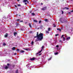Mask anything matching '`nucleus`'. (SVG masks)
<instances>
[{
	"instance_id": "1",
	"label": "nucleus",
	"mask_w": 73,
	"mask_h": 73,
	"mask_svg": "<svg viewBox=\"0 0 73 73\" xmlns=\"http://www.w3.org/2000/svg\"><path fill=\"white\" fill-rule=\"evenodd\" d=\"M44 34L40 33L38 34V33L37 32L36 36H34V38H36L37 39H36V41H42V40L43 39V36H44Z\"/></svg>"
},
{
	"instance_id": "2",
	"label": "nucleus",
	"mask_w": 73,
	"mask_h": 73,
	"mask_svg": "<svg viewBox=\"0 0 73 73\" xmlns=\"http://www.w3.org/2000/svg\"><path fill=\"white\" fill-rule=\"evenodd\" d=\"M60 21L61 23H64V18L61 17L60 18Z\"/></svg>"
},
{
	"instance_id": "3",
	"label": "nucleus",
	"mask_w": 73,
	"mask_h": 73,
	"mask_svg": "<svg viewBox=\"0 0 73 73\" xmlns=\"http://www.w3.org/2000/svg\"><path fill=\"white\" fill-rule=\"evenodd\" d=\"M46 9V7H44L41 9L42 11H44Z\"/></svg>"
},
{
	"instance_id": "4",
	"label": "nucleus",
	"mask_w": 73,
	"mask_h": 73,
	"mask_svg": "<svg viewBox=\"0 0 73 73\" xmlns=\"http://www.w3.org/2000/svg\"><path fill=\"white\" fill-rule=\"evenodd\" d=\"M35 60V58H33L30 59V60H31V61H33Z\"/></svg>"
},
{
	"instance_id": "5",
	"label": "nucleus",
	"mask_w": 73,
	"mask_h": 73,
	"mask_svg": "<svg viewBox=\"0 0 73 73\" xmlns=\"http://www.w3.org/2000/svg\"><path fill=\"white\" fill-rule=\"evenodd\" d=\"M64 35H63L62 36H61V38H63L64 40H63V41H64Z\"/></svg>"
},
{
	"instance_id": "6",
	"label": "nucleus",
	"mask_w": 73,
	"mask_h": 73,
	"mask_svg": "<svg viewBox=\"0 0 73 73\" xmlns=\"http://www.w3.org/2000/svg\"><path fill=\"white\" fill-rule=\"evenodd\" d=\"M44 21H46V22H49V21H48V20L47 19H45L44 20Z\"/></svg>"
},
{
	"instance_id": "7",
	"label": "nucleus",
	"mask_w": 73,
	"mask_h": 73,
	"mask_svg": "<svg viewBox=\"0 0 73 73\" xmlns=\"http://www.w3.org/2000/svg\"><path fill=\"white\" fill-rule=\"evenodd\" d=\"M5 69H8V67L7 66H6L5 67Z\"/></svg>"
},
{
	"instance_id": "8",
	"label": "nucleus",
	"mask_w": 73,
	"mask_h": 73,
	"mask_svg": "<svg viewBox=\"0 0 73 73\" xmlns=\"http://www.w3.org/2000/svg\"><path fill=\"white\" fill-rule=\"evenodd\" d=\"M17 33L16 32H14V35L15 36H16V35H17Z\"/></svg>"
},
{
	"instance_id": "9",
	"label": "nucleus",
	"mask_w": 73,
	"mask_h": 73,
	"mask_svg": "<svg viewBox=\"0 0 73 73\" xmlns=\"http://www.w3.org/2000/svg\"><path fill=\"white\" fill-rule=\"evenodd\" d=\"M8 37V34L6 33V35H5V37Z\"/></svg>"
},
{
	"instance_id": "10",
	"label": "nucleus",
	"mask_w": 73,
	"mask_h": 73,
	"mask_svg": "<svg viewBox=\"0 0 73 73\" xmlns=\"http://www.w3.org/2000/svg\"><path fill=\"white\" fill-rule=\"evenodd\" d=\"M70 37H68L67 38V40H70Z\"/></svg>"
},
{
	"instance_id": "11",
	"label": "nucleus",
	"mask_w": 73,
	"mask_h": 73,
	"mask_svg": "<svg viewBox=\"0 0 73 73\" xmlns=\"http://www.w3.org/2000/svg\"><path fill=\"white\" fill-rule=\"evenodd\" d=\"M52 24L53 25L54 27H56V24Z\"/></svg>"
},
{
	"instance_id": "12",
	"label": "nucleus",
	"mask_w": 73,
	"mask_h": 73,
	"mask_svg": "<svg viewBox=\"0 0 73 73\" xmlns=\"http://www.w3.org/2000/svg\"><path fill=\"white\" fill-rule=\"evenodd\" d=\"M57 30L59 31L60 32H61V29H60V28L57 29Z\"/></svg>"
},
{
	"instance_id": "13",
	"label": "nucleus",
	"mask_w": 73,
	"mask_h": 73,
	"mask_svg": "<svg viewBox=\"0 0 73 73\" xmlns=\"http://www.w3.org/2000/svg\"><path fill=\"white\" fill-rule=\"evenodd\" d=\"M33 21H34V22H35V23H37V22H38V21H37L36 20H34Z\"/></svg>"
},
{
	"instance_id": "14",
	"label": "nucleus",
	"mask_w": 73,
	"mask_h": 73,
	"mask_svg": "<svg viewBox=\"0 0 73 73\" xmlns=\"http://www.w3.org/2000/svg\"><path fill=\"white\" fill-rule=\"evenodd\" d=\"M44 47V46H42V47H41V50H43V49Z\"/></svg>"
},
{
	"instance_id": "15",
	"label": "nucleus",
	"mask_w": 73,
	"mask_h": 73,
	"mask_svg": "<svg viewBox=\"0 0 73 73\" xmlns=\"http://www.w3.org/2000/svg\"><path fill=\"white\" fill-rule=\"evenodd\" d=\"M27 0H24L23 1V2L25 3L26 2H27Z\"/></svg>"
},
{
	"instance_id": "16",
	"label": "nucleus",
	"mask_w": 73,
	"mask_h": 73,
	"mask_svg": "<svg viewBox=\"0 0 73 73\" xmlns=\"http://www.w3.org/2000/svg\"><path fill=\"white\" fill-rule=\"evenodd\" d=\"M29 25L30 26V28H32V26H31V24L30 23H29Z\"/></svg>"
},
{
	"instance_id": "17",
	"label": "nucleus",
	"mask_w": 73,
	"mask_h": 73,
	"mask_svg": "<svg viewBox=\"0 0 73 73\" xmlns=\"http://www.w3.org/2000/svg\"><path fill=\"white\" fill-rule=\"evenodd\" d=\"M64 9H66L68 10L69 9V8L67 7H65L64 8Z\"/></svg>"
},
{
	"instance_id": "18",
	"label": "nucleus",
	"mask_w": 73,
	"mask_h": 73,
	"mask_svg": "<svg viewBox=\"0 0 73 73\" xmlns=\"http://www.w3.org/2000/svg\"><path fill=\"white\" fill-rule=\"evenodd\" d=\"M16 73H19V71L18 70H17L16 71Z\"/></svg>"
},
{
	"instance_id": "19",
	"label": "nucleus",
	"mask_w": 73,
	"mask_h": 73,
	"mask_svg": "<svg viewBox=\"0 0 73 73\" xmlns=\"http://www.w3.org/2000/svg\"><path fill=\"white\" fill-rule=\"evenodd\" d=\"M58 54V52L54 53V54H55V55H56V54Z\"/></svg>"
},
{
	"instance_id": "20",
	"label": "nucleus",
	"mask_w": 73,
	"mask_h": 73,
	"mask_svg": "<svg viewBox=\"0 0 73 73\" xmlns=\"http://www.w3.org/2000/svg\"><path fill=\"white\" fill-rule=\"evenodd\" d=\"M52 59V57H51L50 58L48 59V60L49 61Z\"/></svg>"
},
{
	"instance_id": "21",
	"label": "nucleus",
	"mask_w": 73,
	"mask_h": 73,
	"mask_svg": "<svg viewBox=\"0 0 73 73\" xmlns=\"http://www.w3.org/2000/svg\"><path fill=\"white\" fill-rule=\"evenodd\" d=\"M3 46H5V45H6V44L5 43H3Z\"/></svg>"
},
{
	"instance_id": "22",
	"label": "nucleus",
	"mask_w": 73,
	"mask_h": 73,
	"mask_svg": "<svg viewBox=\"0 0 73 73\" xmlns=\"http://www.w3.org/2000/svg\"><path fill=\"white\" fill-rule=\"evenodd\" d=\"M16 48H15V47H13L12 48V50H15Z\"/></svg>"
},
{
	"instance_id": "23",
	"label": "nucleus",
	"mask_w": 73,
	"mask_h": 73,
	"mask_svg": "<svg viewBox=\"0 0 73 73\" xmlns=\"http://www.w3.org/2000/svg\"><path fill=\"white\" fill-rule=\"evenodd\" d=\"M32 15L33 16H35V13H32Z\"/></svg>"
},
{
	"instance_id": "24",
	"label": "nucleus",
	"mask_w": 73,
	"mask_h": 73,
	"mask_svg": "<svg viewBox=\"0 0 73 73\" xmlns=\"http://www.w3.org/2000/svg\"><path fill=\"white\" fill-rule=\"evenodd\" d=\"M33 43H34V42H33V41L31 42V44L32 45H33Z\"/></svg>"
},
{
	"instance_id": "25",
	"label": "nucleus",
	"mask_w": 73,
	"mask_h": 73,
	"mask_svg": "<svg viewBox=\"0 0 73 73\" xmlns=\"http://www.w3.org/2000/svg\"><path fill=\"white\" fill-rule=\"evenodd\" d=\"M48 31H50V28H48Z\"/></svg>"
},
{
	"instance_id": "26",
	"label": "nucleus",
	"mask_w": 73,
	"mask_h": 73,
	"mask_svg": "<svg viewBox=\"0 0 73 73\" xmlns=\"http://www.w3.org/2000/svg\"><path fill=\"white\" fill-rule=\"evenodd\" d=\"M64 26H62V28H61V29H64Z\"/></svg>"
},
{
	"instance_id": "27",
	"label": "nucleus",
	"mask_w": 73,
	"mask_h": 73,
	"mask_svg": "<svg viewBox=\"0 0 73 73\" xmlns=\"http://www.w3.org/2000/svg\"><path fill=\"white\" fill-rule=\"evenodd\" d=\"M17 52H19V51H20V50H19V49H17Z\"/></svg>"
},
{
	"instance_id": "28",
	"label": "nucleus",
	"mask_w": 73,
	"mask_h": 73,
	"mask_svg": "<svg viewBox=\"0 0 73 73\" xmlns=\"http://www.w3.org/2000/svg\"><path fill=\"white\" fill-rule=\"evenodd\" d=\"M21 53H24V50H22L21 51Z\"/></svg>"
},
{
	"instance_id": "29",
	"label": "nucleus",
	"mask_w": 73,
	"mask_h": 73,
	"mask_svg": "<svg viewBox=\"0 0 73 73\" xmlns=\"http://www.w3.org/2000/svg\"><path fill=\"white\" fill-rule=\"evenodd\" d=\"M31 65V63H29L28 64H27V65H26V66H28V65Z\"/></svg>"
},
{
	"instance_id": "30",
	"label": "nucleus",
	"mask_w": 73,
	"mask_h": 73,
	"mask_svg": "<svg viewBox=\"0 0 73 73\" xmlns=\"http://www.w3.org/2000/svg\"><path fill=\"white\" fill-rule=\"evenodd\" d=\"M46 33H49V31H46Z\"/></svg>"
},
{
	"instance_id": "31",
	"label": "nucleus",
	"mask_w": 73,
	"mask_h": 73,
	"mask_svg": "<svg viewBox=\"0 0 73 73\" xmlns=\"http://www.w3.org/2000/svg\"><path fill=\"white\" fill-rule=\"evenodd\" d=\"M42 50H41L39 52V53H41V52H42Z\"/></svg>"
},
{
	"instance_id": "32",
	"label": "nucleus",
	"mask_w": 73,
	"mask_h": 73,
	"mask_svg": "<svg viewBox=\"0 0 73 73\" xmlns=\"http://www.w3.org/2000/svg\"><path fill=\"white\" fill-rule=\"evenodd\" d=\"M56 48H58V47H59V46H58V45H57L56 46Z\"/></svg>"
},
{
	"instance_id": "33",
	"label": "nucleus",
	"mask_w": 73,
	"mask_h": 73,
	"mask_svg": "<svg viewBox=\"0 0 73 73\" xmlns=\"http://www.w3.org/2000/svg\"><path fill=\"white\" fill-rule=\"evenodd\" d=\"M16 20H17V21H20V19H17Z\"/></svg>"
},
{
	"instance_id": "34",
	"label": "nucleus",
	"mask_w": 73,
	"mask_h": 73,
	"mask_svg": "<svg viewBox=\"0 0 73 73\" xmlns=\"http://www.w3.org/2000/svg\"><path fill=\"white\" fill-rule=\"evenodd\" d=\"M41 21H39V24H40L41 23Z\"/></svg>"
},
{
	"instance_id": "35",
	"label": "nucleus",
	"mask_w": 73,
	"mask_h": 73,
	"mask_svg": "<svg viewBox=\"0 0 73 73\" xmlns=\"http://www.w3.org/2000/svg\"><path fill=\"white\" fill-rule=\"evenodd\" d=\"M62 11V14H64V12L63 11Z\"/></svg>"
},
{
	"instance_id": "36",
	"label": "nucleus",
	"mask_w": 73,
	"mask_h": 73,
	"mask_svg": "<svg viewBox=\"0 0 73 73\" xmlns=\"http://www.w3.org/2000/svg\"><path fill=\"white\" fill-rule=\"evenodd\" d=\"M58 35H59L58 34H56L55 35V36H58Z\"/></svg>"
},
{
	"instance_id": "37",
	"label": "nucleus",
	"mask_w": 73,
	"mask_h": 73,
	"mask_svg": "<svg viewBox=\"0 0 73 73\" xmlns=\"http://www.w3.org/2000/svg\"><path fill=\"white\" fill-rule=\"evenodd\" d=\"M18 6H19V7H20V6H21V5L20 4L18 5Z\"/></svg>"
},
{
	"instance_id": "38",
	"label": "nucleus",
	"mask_w": 73,
	"mask_h": 73,
	"mask_svg": "<svg viewBox=\"0 0 73 73\" xmlns=\"http://www.w3.org/2000/svg\"><path fill=\"white\" fill-rule=\"evenodd\" d=\"M13 67V68H14V67H15V65H13L12 66Z\"/></svg>"
},
{
	"instance_id": "39",
	"label": "nucleus",
	"mask_w": 73,
	"mask_h": 73,
	"mask_svg": "<svg viewBox=\"0 0 73 73\" xmlns=\"http://www.w3.org/2000/svg\"><path fill=\"white\" fill-rule=\"evenodd\" d=\"M59 41L61 43L62 42V41L61 40H60Z\"/></svg>"
},
{
	"instance_id": "40",
	"label": "nucleus",
	"mask_w": 73,
	"mask_h": 73,
	"mask_svg": "<svg viewBox=\"0 0 73 73\" xmlns=\"http://www.w3.org/2000/svg\"><path fill=\"white\" fill-rule=\"evenodd\" d=\"M25 5H27V3H25Z\"/></svg>"
},
{
	"instance_id": "41",
	"label": "nucleus",
	"mask_w": 73,
	"mask_h": 73,
	"mask_svg": "<svg viewBox=\"0 0 73 73\" xmlns=\"http://www.w3.org/2000/svg\"><path fill=\"white\" fill-rule=\"evenodd\" d=\"M7 66H9V63H8L7 64Z\"/></svg>"
},
{
	"instance_id": "42",
	"label": "nucleus",
	"mask_w": 73,
	"mask_h": 73,
	"mask_svg": "<svg viewBox=\"0 0 73 73\" xmlns=\"http://www.w3.org/2000/svg\"><path fill=\"white\" fill-rule=\"evenodd\" d=\"M26 50H27V51H28L29 50L28 49H26Z\"/></svg>"
},
{
	"instance_id": "43",
	"label": "nucleus",
	"mask_w": 73,
	"mask_h": 73,
	"mask_svg": "<svg viewBox=\"0 0 73 73\" xmlns=\"http://www.w3.org/2000/svg\"><path fill=\"white\" fill-rule=\"evenodd\" d=\"M15 7H16V8H17V6H16V5H15Z\"/></svg>"
},
{
	"instance_id": "44",
	"label": "nucleus",
	"mask_w": 73,
	"mask_h": 73,
	"mask_svg": "<svg viewBox=\"0 0 73 73\" xmlns=\"http://www.w3.org/2000/svg\"><path fill=\"white\" fill-rule=\"evenodd\" d=\"M20 23H21V22H23V21H20Z\"/></svg>"
},
{
	"instance_id": "45",
	"label": "nucleus",
	"mask_w": 73,
	"mask_h": 73,
	"mask_svg": "<svg viewBox=\"0 0 73 73\" xmlns=\"http://www.w3.org/2000/svg\"><path fill=\"white\" fill-rule=\"evenodd\" d=\"M16 54H17V53H15L14 55H16Z\"/></svg>"
},
{
	"instance_id": "46",
	"label": "nucleus",
	"mask_w": 73,
	"mask_h": 73,
	"mask_svg": "<svg viewBox=\"0 0 73 73\" xmlns=\"http://www.w3.org/2000/svg\"><path fill=\"white\" fill-rule=\"evenodd\" d=\"M32 13V11H30V13Z\"/></svg>"
},
{
	"instance_id": "47",
	"label": "nucleus",
	"mask_w": 73,
	"mask_h": 73,
	"mask_svg": "<svg viewBox=\"0 0 73 73\" xmlns=\"http://www.w3.org/2000/svg\"><path fill=\"white\" fill-rule=\"evenodd\" d=\"M27 3H29V2H28V0H27V1H26Z\"/></svg>"
},
{
	"instance_id": "48",
	"label": "nucleus",
	"mask_w": 73,
	"mask_h": 73,
	"mask_svg": "<svg viewBox=\"0 0 73 73\" xmlns=\"http://www.w3.org/2000/svg\"><path fill=\"white\" fill-rule=\"evenodd\" d=\"M42 4H43V3H41V5H42Z\"/></svg>"
},
{
	"instance_id": "49",
	"label": "nucleus",
	"mask_w": 73,
	"mask_h": 73,
	"mask_svg": "<svg viewBox=\"0 0 73 73\" xmlns=\"http://www.w3.org/2000/svg\"><path fill=\"white\" fill-rule=\"evenodd\" d=\"M19 17H21V16L20 15H19Z\"/></svg>"
},
{
	"instance_id": "50",
	"label": "nucleus",
	"mask_w": 73,
	"mask_h": 73,
	"mask_svg": "<svg viewBox=\"0 0 73 73\" xmlns=\"http://www.w3.org/2000/svg\"><path fill=\"white\" fill-rule=\"evenodd\" d=\"M32 31H30V33H32Z\"/></svg>"
},
{
	"instance_id": "51",
	"label": "nucleus",
	"mask_w": 73,
	"mask_h": 73,
	"mask_svg": "<svg viewBox=\"0 0 73 73\" xmlns=\"http://www.w3.org/2000/svg\"><path fill=\"white\" fill-rule=\"evenodd\" d=\"M25 24H27V22H25Z\"/></svg>"
},
{
	"instance_id": "52",
	"label": "nucleus",
	"mask_w": 73,
	"mask_h": 73,
	"mask_svg": "<svg viewBox=\"0 0 73 73\" xmlns=\"http://www.w3.org/2000/svg\"><path fill=\"white\" fill-rule=\"evenodd\" d=\"M73 12V11L72 10V11H71V12Z\"/></svg>"
},
{
	"instance_id": "53",
	"label": "nucleus",
	"mask_w": 73,
	"mask_h": 73,
	"mask_svg": "<svg viewBox=\"0 0 73 73\" xmlns=\"http://www.w3.org/2000/svg\"><path fill=\"white\" fill-rule=\"evenodd\" d=\"M68 13H69V14H70V12H69Z\"/></svg>"
},
{
	"instance_id": "54",
	"label": "nucleus",
	"mask_w": 73,
	"mask_h": 73,
	"mask_svg": "<svg viewBox=\"0 0 73 73\" xmlns=\"http://www.w3.org/2000/svg\"><path fill=\"white\" fill-rule=\"evenodd\" d=\"M17 1H19V0H17Z\"/></svg>"
},
{
	"instance_id": "55",
	"label": "nucleus",
	"mask_w": 73,
	"mask_h": 73,
	"mask_svg": "<svg viewBox=\"0 0 73 73\" xmlns=\"http://www.w3.org/2000/svg\"><path fill=\"white\" fill-rule=\"evenodd\" d=\"M21 31H23V30L22 29H21Z\"/></svg>"
},
{
	"instance_id": "56",
	"label": "nucleus",
	"mask_w": 73,
	"mask_h": 73,
	"mask_svg": "<svg viewBox=\"0 0 73 73\" xmlns=\"http://www.w3.org/2000/svg\"><path fill=\"white\" fill-rule=\"evenodd\" d=\"M36 54H38V53H37Z\"/></svg>"
},
{
	"instance_id": "57",
	"label": "nucleus",
	"mask_w": 73,
	"mask_h": 73,
	"mask_svg": "<svg viewBox=\"0 0 73 73\" xmlns=\"http://www.w3.org/2000/svg\"><path fill=\"white\" fill-rule=\"evenodd\" d=\"M64 23H65V22H64Z\"/></svg>"
}]
</instances>
